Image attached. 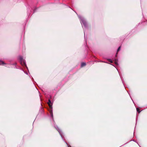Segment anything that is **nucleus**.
Here are the masks:
<instances>
[{
    "mask_svg": "<svg viewBox=\"0 0 147 147\" xmlns=\"http://www.w3.org/2000/svg\"><path fill=\"white\" fill-rule=\"evenodd\" d=\"M117 59H115V64L116 65H118V63H117Z\"/></svg>",
    "mask_w": 147,
    "mask_h": 147,
    "instance_id": "nucleus-4",
    "label": "nucleus"
},
{
    "mask_svg": "<svg viewBox=\"0 0 147 147\" xmlns=\"http://www.w3.org/2000/svg\"><path fill=\"white\" fill-rule=\"evenodd\" d=\"M57 130L59 132V134H60L61 135V136H62L61 133V132H60V131H59V130L58 129V128H57Z\"/></svg>",
    "mask_w": 147,
    "mask_h": 147,
    "instance_id": "nucleus-7",
    "label": "nucleus"
},
{
    "mask_svg": "<svg viewBox=\"0 0 147 147\" xmlns=\"http://www.w3.org/2000/svg\"><path fill=\"white\" fill-rule=\"evenodd\" d=\"M5 64V63L3 61H1L0 62V65H3Z\"/></svg>",
    "mask_w": 147,
    "mask_h": 147,
    "instance_id": "nucleus-6",
    "label": "nucleus"
},
{
    "mask_svg": "<svg viewBox=\"0 0 147 147\" xmlns=\"http://www.w3.org/2000/svg\"><path fill=\"white\" fill-rule=\"evenodd\" d=\"M19 59L20 60L21 63H22V62H23L24 65H26L25 61L21 56H20L19 57Z\"/></svg>",
    "mask_w": 147,
    "mask_h": 147,
    "instance_id": "nucleus-3",
    "label": "nucleus"
},
{
    "mask_svg": "<svg viewBox=\"0 0 147 147\" xmlns=\"http://www.w3.org/2000/svg\"><path fill=\"white\" fill-rule=\"evenodd\" d=\"M86 65V64L85 63H81V66L82 67H83L84 66H85V65Z\"/></svg>",
    "mask_w": 147,
    "mask_h": 147,
    "instance_id": "nucleus-5",
    "label": "nucleus"
},
{
    "mask_svg": "<svg viewBox=\"0 0 147 147\" xmlns=\"http://www.w3.org/2000/svg\"><path fill=\"white\" fill-rule=\"evenodd\" d=\"M48 104L49 105V106L50 107V108L51 109V110L50 111V114L51 115V116L53 117V111L52 110V104L50 100L49 99L48 100Z\"/></svg>",
    "mask_w": 147,
    "mask_h": 147,
    "instance_id": "nucleus-1",
    "label": "nucleus"
},
{
    "mask_svg": "<svg viewBox=\"0 0 147 147\" xmlns=\"http://www.w3.org/2000/svg\"><path fill=\"white\" fill-rule=\"evenodd\" d=\"M108 60L111 63H113V61L111 59H109Z\"/></svg>",
    "mask_w": 147,
    "mask_h": 147,
    "instance_id": "nucleus-9",
    "label": "nucleus"
},
{
    "mask_svg": "<svg viewBox=\"0 0 147 147\" xmlns=\"http://www.w3.org/2000/svg\"><path fill=\"white\" fill-rule=\"evenodd\" d=\"M79 18H80L81 20V23L82 24H83V25L85 27H86L87 26V23L85 20H84V19L83 18H80L79 17Z\"/></svg>",
    "mask_w": 147,
    "mask_h": 147,
    "instance_id": "nucleus-2",
    "label": "nucleus"
},
{
    "mask_svg": "<svg viewBox=\"0 0 147 147\" xmlns=\"http://www.w3.org/2000/svg\"><path fill=\"white\" fill-rule=\"evenodd\" d=\"M120 48H121L120 47H119V48H118V49L117 50V52H118L119 51V50H120Z\"/></svg>",
    "mask_w": 147,
    "mask_h": 147,
    "instance_id": "nucleus-10",
    "label": "nucleus"
},
{
    "mask_svg": "<svg viewBox=\"0 0 147 147\" xmlns=\"http://www.w3.org/2000/svg\"><path fill=\"white\" fill-rule=\"evenodd\" d=\"M136 109H137V111L139 113L140 112V109L138 108H137Z\"/></svg>",
    "mask_w": 147,
    "mask_h": 147,
    "instance_id": "nucleus-8",
    "label": "nucleus"
}]
</instances>
